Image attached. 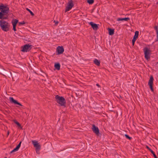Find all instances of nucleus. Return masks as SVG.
I'll return each mask as SVG.
<instances>
[{"label": "nucleus", "instance_id": "4be33fe9", "mask_svg": "<svg viewBox=\"0 0 158 158\" xmlns=\"http://www.w3.org/2000/svg\"><path fill=\"white\" fill-rule=\"evenodd\" d=\"M54 67L56 69L59 70L60 69V65L59 63H56L54 65Z\"/></svg>", "mask_w": 158, "mask_h": 158}, {"label": "nucleus", "instance_id": "2eb2a0df", "mask_svg": "<svg viewBox=\"0 0 158 158\" xmlns=\"http://www.w3.org/2000/svg\"><path fill=\"white\" fill-rule=\"evenodd\" d=\"M22 142H20L18 145L13 150L10 152V153H11L13 152H15L16 151H17L19 149V148L21 144V143Z\"/></svg>", "mask_w": 158, "mask_h": 158}, {"label": "nucleus", "instance_id": "4468645a", "mask_svg": "<svg viewBox=\"0 0 158 158\" xmlns=\"http://www.w3.org/2000/svg\"><path fill=\"white\" fill-rule=\"evenodd\" d=\"M89 24L94 30H97L98 29V27L97 24L94 23L92 22H90Z\"/></svg>", "mask_w": 158, "mask_h": 158}, {"label": "nucleus", "instance_id": "c85d7f7f", "mask_svg": "<svg viewBox=\"0 0 158 158\" xmlns=\"http://www.w3.org/2000/svg\"><path fill=\"white\" fill-rule=\"evenodd\" d=\"M19 25H22V24H24L25 23V22H24V21H23L22 22H19Z\"/></svg>", "mask_w": 158, "mask_h": 158}, {"label": "nucleus", "instance_id": "2f4dec72", "mask_svg": "<svg viewBox=\"0 0 158 158\" xmlns=\"http://www.w3.org/2000/svg\"><path fill=\"white\" fill-rule=\"evenodd\" d=\"M7 134V135H9V131H8Z\"/></svg>", "mask_w": 158, "mask_h": 158}, {"label": "nucleus", "instance_id": "b1692460", "mask_svg": "<svg viewBox=\"0 0 158 158\" xmlns=\"http://www.w3.org/2000/svg\"><path fill=\"white\" fill-rule=\"evenodd\" d=\"M8 15L9 14H7V15H5V16H3L2 18H0V19L3 20V19H7L8 18Z\"/></svg>", "mask_w": 158, "mask_h": 158}, {"label": "nucleus", "instance_id": "aec40b11", "mask_svg": "<svg viewBox=\"0 0 158 158\" xmlns=\"http://www.w3.org/2000/svg\"><path fill=\"white\" fill-rule=\"evenodd\" d=\"M94 63L96 65L99 66L100 65V61L97 59H95L94 60Z\"/></svg>", "mask_w": 158, "mask_h": 158}, {"label": "nucleus", "instance_id": "20e7f679", "mask_svg": "<svg viewBox=\"0 0 158 158\" xmlns=\"http://www.w3.org/2000/svg\"><path fill=\"white\" fill-rule=\"evenodd\" d=\"M0 73L6 77H10L11 76V73L10 71L8 72L2 67H0Z\"/></svg>", "mask_w": 158, "mask_h": 158}, {"label": "nucleus", "instance_id": "cd10ccee", "mask_svg": "<svg viewBox=\"0 0 158 158\" xmlns=\"http://www.w3.org/2000/svg\"><path fill=\"white\" fill-rule=\"evenodd\" d=\"M16 26H13V30L14 31H16Z\"/></svg>", "mask_w": 158, "mask_h": 158}, {"label": "nucleus", "instance_id": "c756f323", "mask_svg": "<svg viewBox=\"0 0 158 158\" xmlns=\"http://www.w3.org/2000/svg\"><path fill=\"white\" fill-rule=\"evenodd\" d=\"M54 23H55V25H57L58 24V21H56L55 20H54Z\"/></svg>", "mask_w": 158, "mask_h": 158}, {"label": "nucleus", "instance_id": "9b49d317", "mask_svg": "<svg viewBox=\"0 0 158 158\" xmlns=\"http://www.w3.org/2000/svg\"><path fill=\"white\" fill-rule=\"evenodd\" d=\"M9 100L11 103H14L15 104L18 105L20 106H23V105L21 103L19 102L17 100L14 99L13 97H10Z\"/></svg>", "mask_w": 158, "mask_h": 158}, {"label": "nucleus", "instance_id": "dca6fc26", "mask_svg": "<svg viewBox=\"0 0 158 158\" xmlns=\"http://www.w3.org/2000/svg\"><path fill=\"white\" fill-rule=\"evenodd\" d=\"M129 20H130V18L128 17H127V18H117V21H123V20L126 21H127Z\"/></svg>", "mask_w": 158, "mask_h": 158}, {"label": "nucleus", "instance_id": "f8f14e48", "mask_svg": "<svg viewBox=\"0 0 158 158\" xmlns=\"http://www.w3.org/2000/svg\"><path fill=\"white\" fill-rule=\"evenodd\" d=\"M139 31H136L135 32V34L134 35L133 39L132 40V43L133 46L134 45L135 43L136 39L138 38L139 35Z\"/></svg>", "mask_w": 158, "mask_h": 158}, {"label": "nucleus", "instance_id": "a211bd4d", "mask_svg": "<svg viewBox=\"0 0 158 158\" xmlns=\"http://www.w3.org/2000/svg\"><path fill=\"white\" fill-rule=\"evenodd\" d=\"M146 148L148 149L151 153H152V154L153 155L154 158H157V156H156L155 152L151 149L148 146H146Z\"/></svg>", "mask_w": 158, "mask_h": 158}, {"label": "nucleus", "instance_id": "7ed1b4c3", "mask_svg": "<svg viewBox=\"0 0 158 158\" xmlns=\"http://www.w3.org/2000/svg\"><path fill=\"white\" fill-rule=\"evenodd\" d=\"M55 99L56 102L61 106L65 107L66 101L63 97L56 95L55 96Z\"/></svg>", "mask_w": 158, "mask_h": 158}, {"label": "nucleus", "instance_id": "6e6552de", "mask_svg": "<svg viewBox=\"0 0 158 158\" xmlns=\"http://www.w3.org/2000/svg\"><path fill=\"white\" fill-rule=\"evenodd\" d=\"M32 142L34 147L35 148L36 152L37 153V151H39L41 149L40 145L39 144L37 141L33 140L32 141Z\"/></svg>", "mask_w": 158, "mask_h": 158}, {"label": "nucleus", "instance_id": "0eeeda50", "mask_svg": "<svg viewBox=\"0 0 158 158\" xmlns=\"http://www.w3.org/2000/svg\"><path fill=\"white\" fill-rule=\"evenodd\" d=\"M31 45L27 44L22 47V49L21 50V51L23 52L29 51L31 48Z\"/></svg>", "mask_w": 158, "mask_h": 158}, {"label": "nucleus", "instance_id": "bb28decb", "mask_svg": "<svg viewBox=\"0 0 158 158\" xmlns=\"http://www.w3.org/2000/svg\"><path fill=\"white\" fill-rule=\"evenodd\" d=\"M124 135L127 139H129V140H131L132 139L131 137H130L127 134H125Z\"/></svg>", "mask_w": 158, "mask_h": 158}, {"label": "nucleus", "instance_id": "1a4fd4ad", "mask_svg": "<svg viewBox=\"0 0 158 158\" xmlns=\"http://www.w3.org/2000/svg\"><path fill=\"white\" fill-rule=\"evenodd\" d=\"M153 80L154 79L153 77L152 76H151L148 83V85L150 86V88L152 91H153L154 90L153 87Z\"/></svg>", "mask_w": 158, "mask_h": 158}, {"label": "nucleus", "instance_id": "423d86ee", "mask_svg": "<svg viewBox=\"0 0 158 158\" xmlns=\"http://www.w3.org/2000/svg\"><path fill=\"white\" fill-rule=\"evenodd\" d=\"M74 4L72 0L69 1L68 3L67 6L66 7L65 12H67L70 10L73 6Z\"/></svg>", "mask_w": 158, "mask_h": 158}, {"label": "nucleus", "instance_id": "5701e85b", "mask_svg": "<svg viewBox=\"0 0 158 158\" xmlns=\"http://www.w3.org/2000/svg\"><path fill=\"white\" fill-rule=\"evenodd\" d=\"M14 122L15 123L17 124L18 125V126L20 127L21 129H22V127L21 126V125H20V124L16 120H14Z\"/></svg>", "mask_w": 158, "mask_h": 158}, {"label": "nucleus", "instance_id": "39448f33", "mask_svg": "<svg viewBox=\"0 0 158 158\" xmlns=\"http://www.w3.org/2000/svg\"><path fill=\"white\" fill-rule=\"evenodd\" d=\"M144 56L145 59L148 60L150 59V56L149 55L151 52V50L148 48L146 47L143 49Z\"/></svg>", "mask_w": 158, "mask_h": 158}, {"label": "nucleus", "instance_id": "412c9836", "mask_svg": "<svg viewBox=\"0 0 158 158\" xmlns=\"http://www.w3.org/2000/svg\"><path fill=\"white\" fill-rule=\"evenodd\" d=\"M18 22V20L16 19H13L11 22V23L13 26H16V25Z\"/></svg>", "mask_w": 158, "mask_h": 158}, {"label": "nucleus", "instance_id": "f704fd0d", "mask_svg": "<svg viewBox=\"0 0 158 158\" xmlns=\"http://www.w3.org/2000/svg\"><path fill=\"white\" fill-rule=\"evenodd\" d=\"M4 158H7L6 157H5Z\"/></svg>", "mask_w": 158, "mask_h": 158}, {"label": "nucleus", "instance_id": "9d476101", "mask_svg": "<svg viewBox=\"0 0 158 158\" xmlns=\"http://www.w3.org/2000/svg\"><path fill=\"white\" fill-rule=\"evenodd\" d=\"M64 51V49L63 46H58L56 48V54L57 55H60L62 54Z\"/></svg>", "mask_w": 158, "mask_h": 158}, {"label": "nucleus", "instance_id": "6ab92c4d", "mask_svg": "<svg viewBox=\"0 0 158 158\" xmlns=\"http://www.w3.org/2000/svg\"><path fill=\"white\" fill-rule=\"evenodd\" d=\"M109 31V34L110 35H112L114 34V30L111 28H109L108 29Z\"/></svg>", "mask_w": 158, "mask_h": 158}, {"label": "nucleus", "instance_id": "393cba45", "mask_svg": "<svg viewBox=\"0 0 158 158\" xmlns=\"http://www.w3.org/2000/svg\"><path fill=\"white\" fill-rule=\"evenodd\" d=\"M87 2L89 4H92L94 2V0H87Z\"/></svg>", "mask_w": 158, "mask_h": 158}, {"label": "nucleus", "instance_id": "a878e982", "mask_svg": "<svg viewBox=\"0 0 158 158\" xmlns=\"http://www.w3.org/2000/svg\"><path fill=\"white\" fill-rule=\"evenodd\" d=\"M26 10L29 12L31 15L34 16V14L28 8H26Z\"/></svg>", "mask_w": 158, "mask_h": 158}, {"label": "nucleus", "instance_id": "72a5a7b5", "mask_svg": "<svg viewBox=\"0 0 158 158\" xmlns=\"http://www.w3.org/2000/svg\"><path fill=\"white\" fill-rule=\"evenodd\" d=\"M120 98H121V96H120Z\"/></svg>", "mask_w": 158, "mask_h": 158}, {"label": "nucleus", "instance_id": "7c9ffc66", "mask_svg": "<svg viewBox=\"0 0 158 158\" xmlns=\"http://www.w3.org/2000/svg\"><path fill=\"white\" fill-rule=\"evenodd\" d=\"M97 86H98L99 87H100V85L98 84H96Z\"/></svg>", "mask_w": 158, "mask_h": 158}, {"label": "nucleus", "instance_id": "f3484780", "mask_svg": "<svg viewBox=\"0 0 158 158\" xmlns=\"http://www.w3.org/2000/svg\"><path fill=\"white\" fill-rule=\"evenodd\" d=\"M154 28L156 31V39L155 40V42H157V41H158V26L157 25L155 26L154 27Z\"/></svg>", "mask_w": 158, "mask_h": 158}, {"label": "nucleus", "instance_id": "ddd939ff", "mask_svg": "<svg viewBox=\"0 0 158 158\" xmlns=\"http://www.w3.org/2000/svg\"><path fill=\"white\" fill-rule=\"evenodd\" d=\"M93 131L97 135H98L99 134V130L97 127H96L94 124L92 126V128Z\"/></svg>", "mask_w": 158, "mask_h": 158}, {"label": "nucleus", "instance_id": "f03ea898", "mask_svg": "<svg viewBox=\"0 0 158 158\" xmlns=\"http://www.w3.org/2000/svg\"><path fill=\"white\" fill-rule=\"evenodd\" d=\"M0 26L2 30L7 31H9L10 27V25L9 23L3 20L0 21Z\"/></svg>", "mask_w": 158, "mask_h": 158}, {"label": "nucleus", "instance_id": "f257e3e1", "mask_svg": "<svg viewBox=\"0 0 158 158\" xmlns=\"http://www.w3.org/2000/svg\"><path fill=\"white\" fill-rule=\"evenodd\" d=\"M0 18H2L3 16L8 14L9 9L7 5H4L1 4L0 5Z\"/></svg>", "mask_w": 158, "mask_h": 158}, {"label": "nucleus", "instance_id": "473e14b6", "mask_svg": "<svg viewBox=\"0 0 158 158\" xmlns=\"http://www.w3.org/2000/svg\"><path fill=\"white\" fill-rule=\"evenodd\" d=\"M156 4H157V5H158V2H157L156 3Z\"/></svg>", "mask_w": 158, "mask_h": 158}]
</instances>
